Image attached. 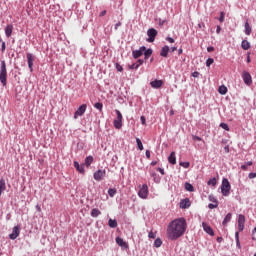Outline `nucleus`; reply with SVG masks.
<instances>
[{"instance_id":"nucleus-1","label":"nucleus","mask_w":256,"mask_h":256,"mask_svg":"<svg viewBox=\"0 0 256 256\" xmlns=\"http://www.w3.org/2000/svg\"><path fill=\"white\" fill-rule=\"evenodd\" d=\"M185 231H187V220L183 217L176 218L168 224L166 235L170 241H177L185 235Z\"/></svg>"},{"instance_id":"nucleus-2","label":"nucleus","mask_w":256,"mask_h":256,"mask_svg":"<svg viewBox=\"0 0 256 256\" xmlns=\"http://www.w3.org/2000/svg\"><path fill=\"white\" fill-rule=\"evenodd\" d=\"M0 83L3 87H7V64L5 60H2L0 64Z\"/></svg>"},{"instance_id":"nucleus-3","label":"nucleus","mask_w":256,"mask_h":256,"mask_svg":"<svg viewBox=\"0 0 256 256\" xmlns=\"http://www.w3.org/2000/svg\"><path fill=\"white\" fill-rule=\"evenodd\" d=\"M221 193L223 197H229V195L231 194V183L227 178L222 179Z\"/></svg>"},{"instance_id":"nucleus-4","label":"nucleus","mask_w":256,"mask_h":256,"mask_svg":"<svg viewBox=\"0 0 256 256\" xmlns=\"http://www.w3.org/2000/svg\"><path fill=\"white\" fill-rule=\"evenodd\" d=\"M115 113L117 117L114 119L113 125L115 129H121V127H123V114H121V111L119 110H115Z\"/></svg>"},{"instance_id":"nucleus-5","label":"nucleus","mask_w":256,"mask_h":256,"mask_svg":"<svg viewBox=\"0 0 256 256\" xmlns=\"http://www.w3.org/2000/svg\"><path fill=\"white\" fill-rule=\"evenodd\" d=\"M148 195L149 187L147 186V184H143L138 192V196L140 197V199H147Z\"/></svg>"},{"instance_id":"nucleus-6","label":"nucleus","mask_w":256,"mask_h":256,"mask_svg":"<svg viewBox=\"0 0 256 256\" xmlns=\"http://www.w3.org/2000/svg\"><path fill=\"white\" fill-rule=\"evenodd\" d=\"M157 30L155 28H150L147 30V35H148V38H147V42L148 43H153V41H155V37H157Z\"/></svg>"},{"instance_id":"nucleus-7","label":"nucleus","mask_w":256,"mask_h":256,"mask_svg":"<svg viewBox=\"0 0 256 256\" xmlns=\"http://www.w3.org/2000/svg\"><path fill=\"white\" fill-rule=\"evenodd\" d=\"M87 111V104H82L74 113V119H78V117H83L85 112Z\"/></svg>"},{"instance_id":"nucleus-8","label":"nucleus","mask_w":256,"mask_h":256,"mask_svg":"<svg viewBox=\"0 0 256 256\" xmlns=\"http://www.w3.org/2000/svg\"><path fill=\"white\" fill-rule=\"evenodd\" d=\"M242 79H243L245 85L250 86L253 84V78L251 77V74L247 71H243Z\"/></svg>"},{"instance_id":"nucleus-9","label":"nucleus","mask_w":256,"mask_h":256,"mask_svg":"<svg viewBox=\"0 0 256 256\" xmlns=\"http://www.w3.org/2000/svg\"><path fill=\"white\" fill-rule=\"evenodd\" d=\"M105 175H107V171L99 169L94 172L93 178L95 179V181H102Z\"/></svg>"},{"instance_id":"nucleus-10","label":"nucleus","mask_w":256,"mask_h":256,"mask_svg":"<svg viewBox=\"0 0 256 256\" xmlns=\"http://www.w3.org/2000/svg\"><path fill=\"white\" fill-rule=\"evenodd\" d=\"M26 57L28 68L30 69L31 73H33V63H35V55H33V53H27Z\"/></svg>"},{"instance_id":"nucleus-11","label":"nucleus","mask_w":256,"mask_h":256,"mask_svg":"<svg viewBox=\"0 0 256 256\" xmlns=\"http://www.w3.org/2000/svg\"><path fill=\"white\" fill-rule=\"evenodd\" d=\"M21 233V230L19 229V226H14L12 233L9 235V238L12 239V241H15L19 237Z\"/></svg>"},{"instance_id":"nucleus-12","label":"nucleus","mask_w":256,"mask_h":256,"mask_svg":"<svg viewBox=\"0 0 256 256\" xmlns=\"http://www.w3.org/2000/svg\"><path fill=\"white\" fill-rule=\"evenodd\" d=\"M143 51H145V46H141L138 50L132 51L133 59H139V57H142Z\"/></svg>"},{"instance_id":"nucleus-13","label":"nucleus","mask_w":256,"mask_h":256,"mask_svg":"<svg viewBox=\"0 0 256 256\" xmlns=\"http://www.w3.org/2000/svg\"><path fill=\"white\" fill-rule=\"evenodd\" d=\"M74 167L76 169V171H78V173H80L81 175H85V164H79V162L74 161Z\"/></svg>"},{"instance_id":"nucleus-14","label":"nucleus","mask_w":256,"mask_h":256,"mask_svg":"<svg viewBox=\"0 0 256 256\" xmlns=\"http://www.w3.org/2000/svg\"><path fill=\"white\" fill-rule=\"evenodd\" d=\"M171 51V48H169L168 45H165L160 50V57H169V52Z\"/></svg>"},{"instance_id":"nucleus-15","label":"nucleus","mask_w":256,"mask_h":256,"mask_svg":"<svg viewBox=\"0 0 256 256\" xmlns=\"http://www.w3.org/2000/svg\"><path fill=\"white\" fill-rule=\"evenodd\" d=\"M189 207H191V200H189V198H185L181 200L180 202L181 209H189Z\"/></svg>"},{"instance_id":"nucleus-16","label":"nucleus","mask_w":256,"mask_h":256,"mask_svg":"<svg viewBox=\"0 0 256 256\" xmlns=\"http://www.w3.org/2000/svg\"><path fill=\"white\" fill-rule=\"evenodd\" d=\"M152 89H161L163 87V80H154L150 82Z\"/></svg>"},{"instance_id":"nucleus-17","label":"nucleus","mask_w":256,"mask_h":256,"mask_svg":"<svg viewBox=\"0 0 256 256\" xmlns=\"http://www.w3.org/2000/svg\"><path fill=\"white\" fill-rule=\"evenodd\" d=\"M116 243L119 247H123L124 249H129V244L123 240L121 237H116Z\"/></svg>"},{"instance_id":"nucleus-18","label":"nucleus","mask_w":256,"mask_h":256,"mask_svg":"<svg viewBox=\"0 0 256 256\" xmlns=\"http://www.w3.org/2000/svg\"><path fill=\"white\" fill-rule=\"evenodd\" d=\"M202 227L208 235H211L212 237H213V235H215V232H213V228H211V226L207 225V223L203 222Z\"/></svg>"},{"instance_id":"nucleus-19","label":"nucleus","mask_w":256,"mask_h":256,"mask_svg":"<svg viewBox=\"0 0 256 256\" xmlns=\"http://www.w3.org/2000/svg\"><path fill=\"white\" fill-rule=\"evenodd\" d=\"M143 63H145V60L138 59L136 63L129 65V69H131V70L138 69L140 65H143Z\"/></svg>"},{"instance_id":"nucleus-20","label":"nucleus","mask_w":256,"mask_h":256,"mask_svg":"<svg viewBox=\"0 0 256 256\" xmlns=\"http://www.w3.org/2000/svg\"><path fill=\"white\" fill-rule=\"evenodd\" d=\"M168 162L171 165H176L177 164V157L175 156V152H171L169 157H168Z\"/></svg>"},{"instance_id":"nucleus-21","label":"nucleus","mask_w":256,"mask_h":256,"mask_svg":"<svg viewBox=\"0 0 256 256\" xmlns=\"http://www.w3.org/2000/svg\"><path fill=\"white\" fill-rule=\"evenodd\" d=\"M144 59L147 61L151 55H153V49L145 47V51H143Z\"/></svg>"},{"instance_id":"nucleus-22","label":"nucleus","mask_w":256,"mask_h":256,"mask_svg":"<svg viewBox=\"0 0 256 256\" xmlns=\"http://www.w3.org/2000/svg\"><path fill=\"white\" fill-rule=\"evenodd\" d=\"M232 217H233V214H231V213H228V214L225 216V218H224V220H223V222H222L223 227H227V223H230V222H231Z\"/></svg>"},{"instance_id":"nucleus-23","label":"nucleus","mask_w":256,"mask_h":256,"mask_svg":"<svg viewBox=\"0 0 256 256\" xmlns=\"http://www.w3.org/2000/svg\"><path fill=\"white\" fill-rule=\"evenodd\" d=\"M12 33H13V25H7L5 27V35H6V37H11Z\"/></svg>"},{"instance_id":"nucleus-24","label":"nucleus","mask_w":256,"mask_h":256,"mask_svg":"<svg viewBox=\"0 0 256 256\" xmlns=\"http://www.w3.org/2000/svg\"><path fill=\"white\" fill-rule=\"evenodd\" d=\"M241 47L244 49V51H248V49H251V43H249L247 40H243L241 42Z\"/></svg>"},{"instance_id":"nucleus-25","label":"nucleus","mask_w":256,"mask_h":256,"mask_svg":"<svg viewBox=\"0 0 256 256\" xmlns=\"http://www.w3.org/2000/svg\"><path fill=\"white\" fill-rule=\"evenodd\" d=\"M5 189H7V186L5 184V178H1L0 179V197L3 194V191H5Z\"/></svg>"},{"instance_id":"nucleus-26","label":"nucleus","mask_w":256,"mask_h":256,"mask_svg":"<svg viewBox=\"0 0 256 256\" xmlns=\"http://www.w3.org/2000/svg\"><path fill=\"white\" fill-rule=\"evenodd\" d=\"M185 190L189 191V193H193V191H195V188L193 187V184L186 182L184 184Z\"/></svg>"},{"instance_id":"nucleus-27","label":"nucleus","mask_w":256,"mask_h":256,"mask_svg":"<svg viewBox=\"0 0 256 256\" xmlns=\"http://www.w3.org/2000/svg\"><path fill=\"white\" fill-rule=\"evenodd\" d=\"M90 215H91V217H93V218H97V217H99V215H101V212H100L99 209L93 208V209L91 210Z\"/></svg>"},{"instance_id":"nucleus-28","label":"nucleus","mask_w":256,"mask_h":256,"mask_svg":"<svg viewBox=\"0 0 256 256\" xmlns=\"http://www.w3.org/2000/svg\"><path fill=\"white\" fill-rule=\"evenodd\" d=\"M108 226L111 228V229H115L117 227V220L115 219H109L108 220Z\"/></svg>"},{"instance_id":"nucleus-29","label":"nucleus","mask_w":256,"mask_h":256,"mask_svg":"<svg viewBox=\"0 0 256 256\" xmlns=\"http://www.w3.org/2000/svg\"><path fill=\"white\" fill-rule=\"evenodd\" d=\"M244 27H245V30H244L245 35H251L252 28L249 25V22H245Z\"/></svg>"},{"instance_id":"nucleus-30","label":"nucleus","mask_w":256,"mask_h":256,"mask_svg":"<svg viewBox=\"0 0 256 256\" xmlns=\"http://www.w3.org/2000/svg\"><path fill=\"white\" fill-rule=\"evenodd\" d=\"M93 163V156H87L85 158V163L86 167H91V164Z\"/></svg>"},{"instance_id":"nucleus-31","label":"nucleus","mask_w":256,"mask_h":256,"mask_svg":"<svg viewBox=\"0 0 256 256\" xmlns=\"http://www.w3.org/2000/svg\"><path fill=\"white\" fill-rule=\"evenodd\" d=\"M218 93H220V95H227V88L225 85H222L219 87L218 89Z\"/></svg>"},{"instance_id":"nucleus-32","label":"nucleus","mask_w":256,"mask_h":256,"mask_svg":"<svg viewBox=\"0 0 256 256\" xmlns=\"http://www.w3.org/2000/svg\"><path fill=\"white\" fill-rule=\"evenodd\" d=\"M108 195H109V197H115V195H117V189L109 188L108 189Z\"/></svg>"},{"instance_id":"nucleus-33","label":"nucleus","mask_w":256,"mask_h":256,"mask_svg":"<svg viewBox=\"0 0 256 256\" xmlns=\"http://www.w3.org/2000/svg\"><path fill=\"white\" fill-rule=\"evenodd\" d=\"M207 185H212V187H215L217 185V178H210L207 182Z\"/></svg>"},{"instance_id":"nucleus-34","label":"nucleus","mask_w":256,"mask_h":256,"mask_svg":"<svg viewBox=\"0 0 256 256\" xmlns=\"http://www.w3.org/2000/svg\"><path fill=\"white\" fill-rule=\"evenodd\" d=\"M161 245H163V241L161 240V238H157L154 241V247H156L157 249H159V247H161Z\"/></svg>"},{"instance_id":"nucleus-35","label":"nucleus","mask_w":256,"mask_h":256,"mask_svg":"<svg viewBox=\"0 0 256 256\" xmlns=\"http://www.w3.org/2000/svg\"><path fill=\"white\" fill-rule=\"evenodd\" d=\"M136 143L139 151H143L144 147H143V142H141V139L136 138Z\"/></svg>"},{"instance_id":"nucleus-36","label":"nucleus","mask_w":256,"mask_h":256,"mask_svg":"<svg viewBox=\"0 0 256 256\" xmlns=\"http://www.w3.org/2000/svg\"><path fill=\"white\" fill-rule=\"evenodd\" d=\"M151 177H153L155 183H160L161 178H159V176L157 175V173L152 172V173H151Z\"/></svg>"},{"instance_id":"nucleus-37","label":"nucleus","mask_w":256,"mask_h":256,"mask_svg":"<svg viewBox=\"0 0 256 256\" xmlns=\"http://www.w3.org/2000/svg\"><path fill=\"white\" fill-rule=\"evenodd\" d=\"M238 224L245 225V216L243 214L238 216Z\"/></svg>"},{"instance_id":"nucleus-38","label":"nucleus","mask_w":256,"mask_h":256,"mask_svg":"<svg viewBox=\"0 0 256 256\" xmlns=\"http://www.w3.org/2000/svg\"><path fill=\"white\" fill-rule=\"evenodd\" d=\"M94 107H95V109H98V111H103V103H101V102H96L95 104H94Z\"/></svg>"},{"instance_id":"nucleus-39","label":"nucleus","mask_w":256,"mask_h":256,"mask_svg":"<svg viewBox=\"0 0 256 256\" xmlns=\"http://www.w3.org/2000/svg\"><path fill=\"white\" fill-rule=\"evenodd\" d=\"M213 63H215V60L213 58H208L206 60V67H211V65H213Z\"/></svg>"},{"instance_id":"nucleus-40","label":"nucleus","mask_w":256,"mask_h":256,"mask_svg":"<svg viewBox=\"0 0 256 256\" xmlns=\"http://www.w3.org/2000/svg\"><path fill=\"white\" fill-rule=\"evenodd\" d=\"M180 167H184V169H189L190 163L189 162H180Z\"/></svg>"},{"instance_id":"nucleus-41","label":"nucleus","mask_w":256,"mask_h":256,"mask_svg":"<svg viewBox=\"0 0 256 256\" xmlns=\"http://www.w3.org/2000/svg\"><path fill=\"white\" fill-rule=\"evenodd\" d=\"M220 127L225 131H229V125L227 123H220Z\"/></svg>"},{"instance_id":"nucleus-42","label":"nucleus","mask_w":256,"mask_h":256,"mask_svg":"<svg viewBox=\"0 0 256 256\" xmlns=\"http://www.w3.org/2000/svg\"><path fill=\"white\" fill-rule=\"evenodd\" d=\"M208 207L210 209H217V207H219V202H214V204H209Z\"/></svg>"},{"instance_id":"nucleus-43","label":"nucleus","mask_w":256,"mask_h":256,"mask_svg":"<svg viewBox=\"0 0 256 256\" xmlns=\"http://www.w3.org/2000/svg\"><path fill=\"white\" fill-rule=\"evenodd\" d=\"M220 23H223L225 21V12H220V17L218 19Z\"/></svg>"},{"instance_id":"nucleus-44","label":"nucleus","mask_w":256,"mask_h":256,"mask_svg":"<svg viewBox=\"0 0 256 256\" xmlns=\"http://www.w3.org/2000/svg\"><path fill=\"white\" fill-rule=\"evenodd\" d=\"M167 23V20H162L161 18L158 19V24L160 27H163Z\"/></svg>"},{"instance_id":"nucleus-45","label":"nucleus","mask_w":256,"mask_h":256,"mask_svg":"<svg viewBox=\"0 0 256 256\" xmlns=\"http://www.w3.org/2000/svg\"><path fill=\"white\" fill-rule=\"evenodd\" d=\"M208 199H209V201H211L212 203H219V202L216 200L215 196H213V195H210V196L208 197Z\"/></svg>"},{"instance_id":"nucleus-46","label":"nucleus","mask_w":256,"mask_h":256,"mask_svg":"<svg viewBox=\"0 0 256 256\" xmlns=\"http://www.w3.org/2000/svg\"><path fill=\"white\" fill-rule=\"evenodd\" d=\"M148 237L149 239H155V237H157V234L151 231L149 232Z\"/></svg>"},{"instance_id":"nucleus-47","label":"nucleus","mask_w":256,"mask_h":256,"mask_svg":"<svg viewBox=\"0 0 256 256\" xmlns=\"http://www.w3.org/2000/svg\"><path fill=\"white\" fill-rule=\"evenodd\" d=\"M249 179H255L256 178V172H251L248 174Z\"/></svg>"},{"instance_id":"nucleus-48","label":"nucleus","mask_w":256,"mask_h":256,"mask_svg":"<svg viewBox=\"0 0 256 256\" xmlns=\"http://www.w3.org/2000/svg\"><path fill=\"white\" fill-rule=\"evenodd\" d=\"M140 121L143 125H147V119L145 118V116H141Z\"/></svg>"},{"instance_id":"nucleus-49","label":"nucleus","mask_w":256,"mask_h":256,"mask_svg":"<svg viewBox=\"0 0 256 256\" xmlns=\"http://www.w3.org/2000/svg\"><path fill=\"white\" fill-rule=\"evenodd\" d=\"M193 141H203V139L199 136L193 135L192 136Z\"/></svg>"},{"instance_id":"nucleus-50","label":"nucleus","mask_w":256,"mask_h":256,"mask_svg":"<svg viewBox=\"0 0 256 256\" xmlns=\"http://www.w3.org/2000/svg\"><path fill=\"white\" fill-rule=\"evenodd\" d=\"M116 69L121 73V71H123V66H121L119 63H116Z\"/></svg>"},{"instance_id":"nucleus-51","label":"nucleus","mask_w":256,"mask_h":256,"mask_svg":"<svg viewBox=\"0 0 256 256\" xmlns=\"http://www.w3.org/2000/svg\"><path fill=\"white\" fill-rule=\"evenodd\" d=\"M5 49H6L5 41H2V45H1L2 53H5Z\"/></svg>"},{"instance_id":"nucleus-52","label":"nucleus","mask_w":256,"mask_h":256,"mask_svg":"<svg viewBox=\"0 0 256 256\" xmlns=\"http://www.w3.org/2000/svg\"><path fill=\"white\" fill-rule=\"evenodd\" d=\"M166 41H168V43H175V39L171 38V37H166Z\"/></svg>"},{"instance_id":"nucleus-53","label":"nucleus","mask_w":256,"mask_h":256,"mask_svg":"<svg viewBox=\"0 0 256 256\" xmlns=\"http://www.w3.org/2000/svg\"><path fill=\"white\" fill-rule=\"evenodd\" d=\"M207 51L208 53H213V51H215V47L213 46L207 47Z\"/></svg>"},{"instance_id":"nucleus-54","label":"nucleus","mask_w":256,"mask_h":256,"mask_svg":"<svg viewBox=\"0 0 256 256\" xmlns=\"http://www.w3.org/2000/svg\"><path fill=\"white\" fill-rule=\"evenodd\" d=\"M239 231H243L245 229V224H238Z\"/></svg>"},{"instance_id":"nucleus-55","label":"nucleus","mask_w":256,"mask_h":256,"mask_svg":"<svg viewBox=\"0 0 256 256\" xmlns=\"http://www.w3.org/2000/svg\"><path fill=\"white\" fill-rule=\"evenodd\" d=\"M252 239L255 241L256 239V227L254 228L253 232H252Z\"/></svg>"},{"instance_id":"nucleus-56","label":"nucleus","mask_w":256,"mask_h":256,"mask_svg":"<svg viewBox=\"0 0 256 256\" xmlns=\"http://www.w3.org/2000/svg\"><path fill=\"white\" fill-rule=\"evenodd\" d=\"M145 155H146V157H147L148 159H151V151L146 150Z\"/></svg>"},{"instance_id":"nucleus-57","label":"nucleus","mask_w":256,"mask_h":256,"mask_svg":"<svg viewBox=\"0 0 256 256\" xmlns=\"http://www.w3.org/2000/svg\"><path fill=\"white\" fill-rule=\"evenodd\" d=\"M119 27H121V22H118L115 24V26H114L115 31H117L119 29Z\"/></svg>"},{"instance_id":"nucleus-58","label":"nucleus","mask_w":256,"mask_h":256,"mask_svg":"<svg viewBox=\"0 0 256 256\" xmlns=\"http://www.w3.org/2000/svg\"><path fill=\"white\" fill-rule=\"evenodd\" d=\"M157 171H159L161 175H165V170L163 168H157Z\"/></svg>"},{"instance_id":"nucleus-59","label":"nucleus","mask_w":256,"mask_h":256,"mask_svg":"<svg viewBox=\"0 0 256 256\" xmlns=\"http://www.w3.org/2000/svg\"><path fill=\"white\" fill-rule=\"evenodd\" d=\"M199 72L198 71H195V72H193L192 73V76L194 77V78H197V77H199Z\"/></svg>"},{"instance_id":"nucleus-60","label":"nucleus","mask_w":256,"mask_h":256,"mask_svg":"<svg viewBox=\"0 0 256 256\" xmlns=\"http://www.w3.org/2000/svg\"><path fill=\"white\" fill-rule=\"evenodd\" d=\"M236 247L238 249H241V242L239 240H236Z\"/></svg>"},{"instance_id":"nucleus-61","label":"nucleus","mask_w":256,"mask_h":256,"mask_svg":"<svg viewBox=\"0 0 256 256\" xmlns=\"http://www.w3.org/2000/svg\"><path fill=\"white\" fill-rule=\"evenodd\" d=\"M107 15V10H104L100 13V17H105Z\"/></svg>"},{"instance_id":"nucleus-62","label":"nucleus","mask_w":256,"mask_h":256,"mask_svg":"<svg viewBox=\"0 0 256 256\" xmlns=\"http://www.w3.org/2000/svg\"><path fill=\"white\" fill-rule=\"evenodd\" d=\"M216 33H217V35H219V33H221V26H217Z\"/></svg>"},{"instance_id":"nucleus-63","label":"nucleus","mask_w":256,"mask_h":256,"mask_svg":"<svg viewBox=\"0 0 256 256\" xmlns=\"http://www.w3.org/2000/svg\"><path fill=\"white\" fill-rule=\"evenodd\" d=\"M241 169H242V171H247V166H246V164H243V165L241 166Z\"/></svg>"},{"instance_id":"nucleus-64","label":"nucleus","mask_w":256,"mask_h":256,"mask_svg":"<svg viewBox=\"0 0 256 256\" xmlns=\"http://www.w3.org/2000/svg\"><path fill=\"white\" fill-rule=\"evenodd\" d=\"M235 239L236 241H239V232H235Z\"/></svg>"}]
</instances>
